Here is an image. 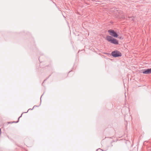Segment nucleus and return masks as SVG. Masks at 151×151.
<instances>
[{
	"label": "nucleus",
	"instance_id": "nucleus-1",
	"mask_svg": "<svg viewBox=\"0 0 151 151\" xmlns=\"http://www.w3.org/2000/svg\"><path fill=\"white\" fill-rule=\"evenodd\" d=\"M108 32L110 36L107 35L106 37V39L108 42L111 43L115 45L118 44V41L114 37H118V35L116 32L114 30L109 29L108 30Z\"/></svg>",
	"mask_w": 151,
	"mask_h": 151
},
{
	"label": "nucleus",
	"instance_id": "nucleus-2",
	"mask_svg": "<svg viewBox=\"0 0 151 151\" xmlns=\"http://www.w3.org/2000/svg\"><path fill=\"white\" fill-rule=\"evenodd\" d=\"M111 55L112 56L115 57H120L122 55L121 53L118 51H115L112 52Z\"/></svg>",
	"mask_w": 151,
	"mask_h": 151
},
{
	"label": "nucleus",
	"instance_id": "nucleus-3",
	"mask_svg": "<svg viewBox=\"0 0 151 151\" xmlns=\"http://www.w3.org/2000/svg\"><path fill=\"white\" fill-rule=\"evenodd\" d=\"M142 73L145 74H149L151 73V68L148 69L146 70H144L142 71Z\"/></svg>",
	"mask_w": 151,
	"mask_h": 151
},
{
	"label": "nucleus",
	"instance_id": "nucleus-4",
	"mask_svg": "<svg viewBox=\"0 0 151 151\" xmlns=\"http://www.w3.org/2000/svg\"><path fill=\"white\" fill-rule=\"evenodd\" d=\"M119 17V18H122V17Z\"/></svg>",
	"mask_w": 151,
	"mask_h": 151
}]
</instances>
